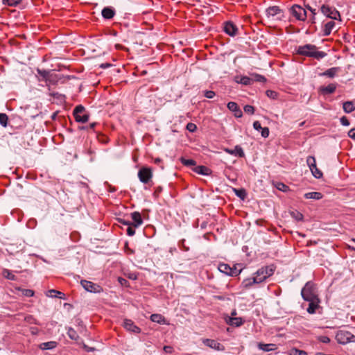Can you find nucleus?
Returning a JSON list of instances; mask_svg holds the SVG:
<instances>
[{
	"label": "nucleus",
	"mask_w": 355,
	"mask_h": 355,
	"mask_svg": "<svg viewBox=\"0 0 355 355\" xmlns=\"http://www.w3.org/2000/svg\"><path fill=\"white\" fill-rule=\"evenodd\" d=\"M67 335L71 340H77L79 338L76 331L71 327L68 329Z\"/></svg>",
	"instance_id": "36"
},
{
	"label": "nucleus",
	"mask_w": 355,
	"mask_h": 355,
	"mask_svg": "<svg viewBox=\"0 0 355 355\" xmlns=\"http://www.w3.org/2000/svg\"><path fill=\"white\" fill-rule=\"evenodd\" d=\"M341 71L340 67H335L328 69L325 71L320 73V76H326L328 78H334Z\"/></svg>",
	"instance_id": "17"
},
{
	"label": "nucleus",
	"mask_w": 355,
	"mask_h": 355,
	"mask_svg": "<svg viewBox=\"0 0 355 355\" xmlns=\"http://www.w3.org/2000/svg\"><path fill=\"white\" fill-rule=\"evenodd\" d=\"M291 355H307L306 352L300 349H293L291 351Z\"/></svg>",
	"instance_id": "48"
},
{
	"label": "nucleus",
	"mask_w": 355,
	"mask_h": 355,
	"mask_svg": "<svg viewBox=\"0 0 355 355\" xmlns=\"http://www.w3.org/2000/svg\"><path fill=\"white\" fill-rule=\"evenodd\" d=\"M159 162H161V159L159 158H156L155 159V164H159Z\"/></svg>",
	"instance_id": "62"
},
{
	"label": "nucleus",
	"mask_w": 355,
	"mask_h": 355,
	"mask_svg": "<svg viewBox=\"0 0 355 355\" xmlns=\"http://www.w3.org/2000/svg\"><path fill=\"white\" fill-rule=\"evenodd\" d=\"M21 1V0H2L3 5L12 7L17 6Z\"/></svg>",
	"instance_id": "38"
},
{
	"label": "nucleus",
	"mask_w": 355,
	"mask_h": 355,
	"mask_svg": "<svg viewBox=\"0 0 355 355\" xmlns=\"http://www.w3.org/2000/svg\"><path fill=\"white\" fill-rule=\"evenodd\" d=\"M308 9L313 14L315 15V10L311 8L310 6L308 7Z\"/></svg>",
	"instance_id": "60"
},
{
	"label": "nucleus",
	"mask_w": 355,
	"mask_h": 355,
	"mask_svg": "<svg viewBox=\"0 0 355 355\" xmlns=\"http://www.w3.org/2000/svg\"><path fill=\"white\" fill-rule=\"evenodd\" d=\"M291 12L297 20L304 21L306 18V11L299 5L293 6Z\"/></svg>",
	"instance_id": "10"
},
{
	"label": "nucleus",
	"mask_w": 355,
	"mask_h": 355,
	"mask_svg": "<svg viewBox=\"0 0 355 355\" xmlns=\"http://www.w3.org/2000/svg\"><path fill=\"white\" fill-rule=\"evenodd\" d=\"M309 302V306L306 309L307 312L310 314L315 313L316 310L320 307V299L313 300V301H308Z\"/></svg>",
	"instance_id": "22"
},
{
	"label": "nucleus",
	"mask_w": 355,
	"mask_h": 355,
	"mask_svg": "<svg viewBox=\"0 0 355 355\" xmlns=\"http://www.w3.org/2000/svg\"><path fill=\"white\" fill-rule=\"evenodd\" d=\"M57 347V343L55 341H49L42 343L40 345V349L42 350L53 349Z\"/></svg>",
	"instance_id": "27"
},
{
	"label": "nucleus",
	"mask_w": 355,
	"mask_h": 355,
	"mask_svg": "<svg viewBox=\"0 0 355 355\" xmlns=\"http://www.w3.org/2000/svg\"><path fill=\"white\" fill-rule=\"evenodd\" d=\"M319 340L323 343H329L330 338L327 336H322L319 337Z\"/></svg>",
	"instance_id": "52"
},
{
	"label": "nucleus",
	"mask_w": 355,
	"mask_h": 355,
	"mask_svg": "<svg viewBox=\"0 0 355 355\" xmlns=\"http://www.w3.org/2000/svg\"><path fill=\"white\" fill-rule=\"evenodd\" d=\"M84 348L86 349V351L87 352H91V351H93L94 350V348H92V347H87V345H84Z\"/></svg>",
	"instance_id": "59"
},
{
	"label": "nucleus",
	"mask_w": 355,
	"mask_h": 355,
	"mask_svg": "<svg viewBox=\"0 0 355 355\" xmlns=\"http://www.w3.org/2000/svg\"><path fill=\"white\" fill-rule=\"evenodd\" d=\"M123 327L131 332L139 334L141 332V329L135 324L132 320L130 319H125L123 321Z\"/></svg>",
	"instance_id": "14"
},
{
	"label": "nucleus",
	"mask_w": 355,
	"mask_h": 355,
	"mask_svg": "<svg viewBox=\"0 0 355 355\" xmlns=\"http://www.w3.org/2000/svg\"><path fill=\"white\" fill-rule=\"evenodd\" d=\"M225 151L230 155L237 156L239 157H243L245 156L243 150L240 146H236L234 149L225 148Z\"/></svg>",
	"instance_id": "18"
},
{
	"label": "nucleus",
	"mask_w": 355,
	"mask_h": 355,
	"mask_svg": "<svg viewBox=\"0 0 355 355\" xmlns=\"http://www.w3.org/2000/svg\"><path fill=\"white\" fill-rule=\"evenodd\" d=\"M162 191V188L161 187H158L157 189H156V191L155 192H160Z\"/></svg>",
	"instance_id": "63"
},
{
	"label": "nucleus",
	"mask_w": 355,
	"mask_h": 355,
	"mask_svg": "<svg viewBox=\"0 0 355 355\" xmlns=\"http://www.w3.org/2000/svg\"><path fill=\"white\" fill-rule=\"evenodd\" d=\"M8 117L4 113H0V124L6 128L8 125Z\"/></svg>",
	"instance_id": "40"
},
{
	"label": "nucleus",
	"mask_w": 355,
	"mask_h": 355,
	"mask_svg": "<svg viewBox=\"0 0 355 355\" xmlns=\"http://www.w3.org/2000/svg\"><path fill=\"white\" fill-rule=\"evenodd\" d=\"M181 163L186 166H195L196 162L192 159H185L184 157L180 158Z\"/></svg>",
	"instance_id": "35"
},
{
	"label": "nucleus",
	"mask_w": 355,
	"mask_h": 355,
	"mask_svg": "<svg viewBox=\"0 0 355 355\" xmlns=\"http://www.w3.org/2000/svg\"><path fill=\"white\" fill-rule=\"evenodd\" d=\"M131 218H132V220H133L132 222V225L135 227H139L140 225H142L143 220H142L141 214L139 212H138V211L132 212L131 214Z\"/></svg>",
	"instance_id": "19"
},
{
	"label": "nucleus",
	"mask_w": 355,
	"mask_h": 355,
	"mask_svg": "<svg viewBox=\"0 0 355 355\" xmlns=\"http://www.w3.org/2000/svg\"><path fill=\"white\" fill-rule=\"evenodd\" d=\"M281 11L282 10L279 6H271V7H269L268 8H267L266 12L267 17H274V16L279 14L281 12Z\"/></svg>",
	"instance_id": "24"
},
{
	"label": "nucleus",
	"mask_w": 355,
	"mask_h": 355,
	"mask_svg": "<svg viewBox=\"0 0 355 355\" xmlns=\"http://www.w3.org/2000/svg\"><path fill=\"white\" fill-rule=\"evenodd\" d=\"M335 27V22L333 21H330L327 22L324 27L323 29V35L328 36L331 34L332 30Z\"/></svg>",
	"instance_id": "26"
},
{
	"label": "nucleus",
	"mask_w": 355,
	"mask_h": 355,
	"mask_svg": "<svg viewBox=\"0 0 355 355\" xmlns=\"http://www.w3.org/2000/svg\"><path fill=\"white\" fill-rule=\"evenodd\" d=\"M186 128L190 132H194L197 130V126L195 123H188Z\"/></svg>",
	"instance_id": "44"
},
{
	"label": "nucleus",
	"mask_w": 355,
	"mask_h": 355,
	"mask_svg": "<svg viewBox=\"0 0 355 355\" xmlns=\"http://www.w3.org/2000/svg\"><path fill=\"white\" fill-rule=\"evenodd\" d=\"M348 136L355 140V128L351 129L348 132Z\"/></svg>",
	"instance_id": "57"
},
{
	"label": "nucleus",
	"mask_w": 355,
	"mask_h": 355,
	"mask_svg": "<svg viewBox=\"0 0 355 355\" xmlns=\"http://www.w3.org/2000/svg\"><path fill=\"white\" fill-rule=\"evenodd\" d=\"M276 188L282 191L286 192L288 190V187L282 182H278L276 184Z\"/></svg>",
	"instance_id": "42"
},
{
	"label": "nucleus",
	"mask_w": 355,
	"mask_h": 355,
	"mask_svg": "<svg viewBox=\"0 0 355 355\" xmlns=\"http://www.w3.org/2000/svg\"><path fill=\"white\" fill-rule=\"evenodd\" d=\"M239 83L244 85H250L253 83V78L248 76H243L241 78Z\"/></svg>",
	"instance_id": "37"
},
{
	"label": "nucleus",
	"mask_w": 355,
	"mask_h": 355,
	"mask_svg": "<svg viewBox=\"0 0 355 355\" xmlns=\"http://www.w3.org/2000/svg\"><path fill=\"white\" fill-rule=\"evenodd\" d=\"M3 276L9 280H16L17 277L15 275H14L10 270L8 269H3L2 271Z\"/></svg>",
	"instance_id": "34"
},
{
	"label": "nucleus",
	"mask_w": 355,
	"mask_h": 355,
	"mask_svg": "<svg viewBox=\"0 0 355 355\" xmlns=\"http://www.w3.org/2000/svg\"><path fill=\"white\" fill-rule=\"evenodd\" d=\"M202 343L206 346L218 351H223L225 349L224 346L215 340L206 338L202 340Z\"/></svg>",
	"instance_id": "13"
},
{
	"label": "nucleus",
	"mask_w": 355,
	"mask_h": 355,
	"mask_svg": "<svg viewBox=\"0 0 355 355\" xmlns=\"http://www.w3.org/2000/svg\"><path fill=\"white\" fill-rule=\"evenodd\" d=\"M336 339L338 343L345 345L349 343H355V336L345 330H340L336 335Z\"/></svg>",
	"instance_id": "4"
},
{
	"label": "nucleus",
	"mask_w": 355,
	"mask_h": 355,
	"mask_svg": "<svg viewBox=\"0 0 355 355\" xmlns=\"http://www.w3.org/2000/svg\"><path fill=\"white\" fill-rule=\"evenodd\" d=\"M254 276L252 277L246 278L243 280L241 286L245 289L250 288L254 284H258L259 282Z\"/></svg>",
	"instance_id": "20"
},
{
	"label": "nucleus",
	"mask_w": 355,
	"mask_h": 355,
	"mask_svg": "<svg viewBox=\"0 0 355 355\" xmlns=\"http://www.w3.org/2000/svg\"><path fill=\"white\" fill-rule=\"evenodd\" d=\"M119 222L123 225H127L128 227L132 225V222L129 220H125L124 219H120Z\"/></svg>",
	"instance_id": "58"
},
{
	"label": "nucleus",
	"mask_w": 355,
	"mask_h": 355,
	"mask_svg": "<svg viewBox=\"0 0 355 355\" xmlns=\"http://www.w3.org/2000/svg\"><path fill=\"white\" fill-rule=\"evenodd\" d=\"M80 284L85 291L90 293H99L103 291V288L101 286L90 281L81 280Z\"/></svg>",
	"instance_id": "8"
},
{
	"label": "nucleus",
	"mask_w": 355,
	"mask_h": 355,
	"mask_svg": "<svg viewBox=\"0 0 355 355\" xmlns=\"http://www.w3.org/2000/svg\"><path fill=\"white\" fill-rule=\"evenodd\" d=\"M296 54L304 57L313 58L320 60L327 55L324 51H319V48L314 44H306L300 45L295 49Z\"/></svg>",
	"instance_id": "1"
},
{
	"label": "nucleus",
	"mask_w": 355,
	"mask_h": 355,
	"mask_svg": "<svg viewBox=\"0 0 355 355\" xmlns=\"http://www.w3.org/2000/svg\"><path fill=\"white\" fill-rule=\"evenodd\" d=\"M244 112L249 114H253L254 112V107L250 105H246L244 108Z\"/></svg>",
	"instance_id": "43"
},
{
	"label": "nucleus",
	"mask_w": 355,
	"mask_h": 355,
	"mask_svg": "<svg viewBox=\"0 0 355 355\" xmlns=\"http://www.w3.org/2000/svg\"><path fill=\"white\" fill-rule=\"evenodd\" d=\"M151 321L157 322L158 324L165 323V318L161 314L154 313L150 315Z\"/></svg>",
	"instance_id": "33"
},
{
	"label": "nucleus",
	"mask_w": 355,
	"mask_h": 355,
	"mask_svg": "<svg viewBox=\"0 0 355 355\" xmlns=\"http://www.w3.org/2000/svg\"><path fill=\"white\" fill-rule=\"evenodd\" d=\"M227 108L234 113L235 117L240 118L242 116L243 112L235 102H229Z\"/></svg>",
	"instance_id": "16"
},
{
	"label": "nucleus",
	"mask_w": 355,
	"mask_h": 355,
	"mask_svg": "<svg viewBox=\"0 0 355 355\" xmlns=\"http://www.w3.org/2000/svg\"><path fill=\"white\" fill-rule=\"evenodd\" d=\"M193 171L196 173H197L198 174L207 175L209 174V172L210 170L207 166L200 165V166H196L194 168Z\"/></svg>",
	"instance_id": "31"
},
{
	"label": "nucleus",
	"mask_w": 355,
	"mask_h": 355,
	"mask_svg": "<svg viewBox=\"0 0 355 355\" xmlns=\"http://www.w3.org/2000/svg\"><path fill=\"white\" fill-rule=\"evenodd\" d=\"M257 346L259 349L263 350V352H270V351L275 350L277 349L276 345L272 344V343L264 344V343H258Z\"/></svg>",
	"instance_id": "25"
},
{
	"label": "nucleus",
	"mask_w": 355,
	"mask_h": 355,
	"mask_svg": "<svg viewBox=\"0 0 355 355\" xmlns=\"http://www.w3.org/2000/svg\"><path fill=\"white\" fill-rule=\"evenodd\" d=\"M224 31L230 36L234 37L238 33L237 26L232 21H226L224 23Z\"/></svg>",
	"instance_id": "12"
},
{
	"label": "nucleus",
	"mask_w": 355,
	"mask_h": 355,
	"mask_svg": "<svg viewBox=\"0 0 355 355\" xmlns=\"http://www.w3.org/2000/svg\"><path fill=\"white\" fill-rule=\"evenodd\" d=\"M292 216L297 220H302L303 219V215L300 212H293Z\"/></svg>",
	"instance_id": "51"
},
{
	"label": "nucleus",
	"mask_w": 355,
	"mask_h": 355,
	"mask_svg": "<svg viewBox=\"0 0 355 355\" xmlns=\"http://www.w3.org/2000/svg\"><path fill=\"white\" fill-rule=\"evenodd\" d=\"M218 268L220 272L230 276H237L241 272V270H237L236 267L232 268L230 265L223 263H220Z\"/></svg>",
	"instance_id": "11"
},
{
	"label": "nucleus",
	"mask_w": 355,
	"mask_h": 355,
	"mask_svg": "<svg viewBox=\"0 0 355 355\" xmlns=\"http://www.w3.org/2000/svg\"><path fill=\"white\" fill-rule=\"evenodd\" d=\"M96 123H90L88 126H82L80 127V128L82 129V130H85V129H87V130H92L94 128V127L96 126Z\"/></svg>",
	"instance_id": "53"
},
{
	"label": "nucleus",
	"mask_w": 355,
	"mask_h": 355,
	"mask_svg": "<svg viewBox=\"0 0 355 355\" xmlns=\"http://www.w3.org/2000/svg\"><path fill=\"white\" fill-rule=\"evenodd\" d=\"M38 73L42 76L43 78H46V76L49 75V72L46 70H40L37 69Z\"/></svg>",
	"instance_id": "55"
},
{
	"label": "nucleus",
	"mask_w": 355,
	"mask_h": 355,
	"mask_svg": "<svg viewBox=\"0 0 355 355\" xmlns=\"http://www.w3.org/2000/svg\"><path fill=\"white\" fill-rule=\"evenodd\" d=\"M252 78H253V83H265L266 81V78L263 76L257 73L252 74Z\"/></svg>",
	"instance_id": "39"
},
{
	"label": "nucleus",
	"mask_w": 355,
	"mask_h": 355,
	"mask_svg": "<svg viewBox=\"0 0 355 355\" xmlns=\"http://www.w3.org/2000/svg\"><path fill=\"white\" fill-rule=\"evenodd\" d=\"M47 295L50 297H58L59 299H64L65 297L64 293L54 289L49 290Z\"/></svg>",
	"instance_id": "30"
},
{
	"label": "nucleus",
	"mask_w": 355,
	"mask_h": 355,
	"mask_svg": "<svg viewBox=\"0 0 355 355\" xmlns=\"http://www.w3.org/2000/svg\"><path fill=\"white\" fill-rule=\"evenodd\" d=\"M322 13L332 19H340V12L333 7L328 5H322L320 8Z\"/></svg>",
	"instance_id": "7"
},
{
	"label": "nucleus",
	"mask_w": 355,
	"mask_h": 355,
	"mask_svg": "<svg viewBox=\"0 0 355 355\" xmlns=\"http://www.w3.org/2000/svg\"><path fill=\"white\" fill-rule=\"evenodd\" d=\"M306 163H307L313 175L315 178L319 179V178H322V173L321 172L320 170H319L317 168L316 162H315V159L314 157L309 156L306 159Z\"/></svg>",
	"instance_id": "9"
},
{
	"label": "nucleus",
	"mask_w": 355,
	"mask_h": 355,
	"mask_svg": "<svg viewBox=\"0 0 355 355\" xmlns=\"http://www.w3.org/2000/svg\"><path fill=\"white\" fill-rule=\"evenodd\" d=\"M340 123L344 126H348L350 124L349 121L346 116H342L340 118Z\"/></svg>",
	"instance_id": "50"
},
{
	"label": "nucleus",
	"mask_w": 355,
	"mask_h": 355,
	"mask_svg": "<svg viewBox=\"0 0 355 355\" xmlns=\"http://www.w3.org/2000/svg\"><path fill=\"white\" fill-rule=\"evenodd\" d=\"M215 95V92L211 90H207L204 92V96L207 98H213Z\"/></svg>",
	"instance_id": "46"
},
{
	"label": "nucleus",
	"mask_w": 355,
	"mask_h": 355,
	"mask_svg": "<svg viewBox=\"0 0 355 355\" xmlns=\"http://www.w3.org/2000/svg\"><path fill=\"white\" fill-rule=\"evenodd\" d=\"M261 136L266 138L269 136V129L267 127L262 128L261 130Z\"/></svg>",
	"instance_id": "49"
},
{
	"label": "nucleus",
	"mask_w": 355,
	"mask_h": 355,
	"mask_svg": "<svg viewBox=\"0 0 355 355\" xmlns=\"http://www.w3.org/2000/svg\"><path fill=\"white\" fill-rule=\"evenodd\" d=\"M119 282H120L121 284H123V282H126V280H125V279H123V278H119Z\"/></svg>",
	"instance_id": "61"
},
{
	"label": "nucleus",
	"mask_w": 355,
	"mask_h": 355,
	"mask_svg": "<svg viewBox=\"0 0 355 355\" xmlns=\"http://www.w3.org/2000/svg\"><path fill=\"white\" fill-rule=\"evenodd\" d=\"M73 116L77 122L85 123L88 121L89 115L85 111V107L80 105L75 107L73 110Z\"/></svg>",
	"instance_id": "5"
},
{
	"label": "nucleus",
	"mask_w": 355,
	"mask_h": 355,
	"mask_svg": "<svg viewBox=\"0 0 355 355\" xmlns=\"http://www.w3.org/2000/svg\"><path fill=\"white\" fill-rule=\"evenodd\" d=\"M135 228L136 227H135L132 225H129L126 230L127 234L130 236H134L135 234Z\"/></svg>",
	"instance_id": "45"
},
{
	"label": "nucleus",
	"mask_w": 355,
	"mask_h": 355,
	"mask_svg": "<svg viewBox=\"0 0 355 355\" xmlns=\"http://www.w3.org/2000/svg\"><path fill=\"white\" fill-rule=\"evenodd\" d=\"M138 178L144 184H148L153 178L152 169L149 167H141L138 171Z\"/></svg>",
	"instance_id": "6"
},
{
	"label": "nucleus",
	"mask_w": 355,
	"mask_h": 355,
	"mask_svg": "<svg viewBox=\"0 0 355 355\" xmlns=\"http://www.w3.org/2000/svg\"><path fill=\"white\" fill-rule=\"evenodd\" d=\"M233 191L237 197L243 200H244L247 197V192L245 189L233 188Z\"/></svg>",
	"instance_id": "32"
},
{
	"label": "nucleus",
	"mask_w": 355,
	"mask_h": 355,
	"mask_svg": "<svg viewBox=\"0 0 355 355\" xmlns=\"http://www.w3.org/2000/svg\"><path fill=\"white\" fill-rule=\"evenodd\" d=\"M266 95L270 98L275 99L277 97V93L272 90H267Z\"/></svg>",
	"instance_id": "47"
},
{
	"label": "nucleus",
	"mask_w": 355,
	"mask_h": 355,
	"mask_svg": "<svg viewBox=\"0 0 355 355\" xmlns=\"http://www.w3.org/2000/svg\"><path fill=\"white\" fill-rule=\"evenodd\" d=\"M164 351L166 352V353H172L173 351V349L171 346H169V345H166L164 347Z\"/></svg>",
	"instance_id": "56"
},
{
	"label": "nucleus",
	"mask_w": 355,
	"mask_h": 355,
	"mask_svg": "<svg viewBox=\"0 0 355 355\" xmlns=\"http://www.w3.org/2000/svg\"><path fill=\"white\" fill-rule=\"evenodd\" d=\"M236 314V311H235V310H234V311H233L232 312V316H233V315H235Z\"/></svg>",
	"instance_id": "64"
},
{
	"label": "nucleus",
	"mask_w": 355,
	"mask_h": 355,
	"mask_svg": "<svg viewBox=\"0 0 355 355\" xmlns=\"http://www.w3.org/2000/svg\"><path fill=\"white\" fill-rule=\"evenodd\" d=\"M19 291H21L22 295L26 297H32L34 295V291L31 289H25V288H20L18 289Z\"/></svg>",
	"instance_id": "41"
},
{
	"label": "nucleus",
	"mask_w": 355,
	"mask_h": 355,
	"mask_svg": "<svg viewBox=\"0 0 355 355\" xmlns=\"http://www.w3.org/2000/svg\"><path fill=\"white\" fill-rule=\"evenodd\" d=\"M343 110L346 113H351L355 110V104L352 101H346L343 105Z\"/></svg>",
	"instance_id": "28"
},
{
	"label": "nucleus",
	"mask_w": 355,
	"mask_h": 355,
	"mask_svg": "<svg viewBox=\"0 0 355 355\" xmlns=\"http://www.w3.org/2000/svg\"><path fill=\"white\" fill-rule=\"evenodd\" d=\"M227 322L232 326L238 327L243 324L244 320L242 318L230 317Z\"/></svg>",
	"instance_id": "23"
},
{
	"label": "nucleus",
	"mask_w": 355,
	"mask_h": 355,
	"mask_svg": "<svg viewBox=\"0 0 355 355\" xmlns=\"http://www.w3.org/2000/svg\"><path fill=\"white\" fill-rule=\"evenodd\" d=\"M304 300L313 301L319 299L316 285L312 282H308L301 291Z\"/></svg>",
	"instance_id": "2"
},
{
	"label": "nucleus",
	"mask_w": 355,
	"mask_h": 355,
	"mask_svg": "<svg viewBox=\"0 0 355 355\" xmlns=\"http://www.w3.org/2000/svg\"><path fill=\"white\" fill-rule=\"evenodd\" d=\"M275 266L272 264L261 267L254 275L257 279L259 284L265 282L268 277L274 274Z\"/></svg>",
	"instance_id": "3"
},
{
	"label": "nucleus",
	"mask_w": 355,
	"mask_h": 355,
	"mask_svg": "<svg viewBox=\"0 0 355 355\" xmlns=\"http://www.w3.org/2000/svg\"><path fill=\"white\" fill-rule=\"evenodd\" d=\"M322 194L320 192H309L304 194V198L306 199H314V200H320L322 198Z\"/></svg>",
	"instance_id": "29"
},
{
	"label": "nucleus",
	"mask_w": 355,
	"mask_h": 355,
	"mask_svg": "<svg viewBox=\"0 0 355 355\" xmlns=\"http://www.w3.org/2000/svg\"><path fill=\"white\" fill-rule=\"evenodd\" d=\"M253 127L257 130H261L262 129L261 123L258 121H256L253 123Z\"/></svg>",
	"instance_id": "54"
},
{
	"label": "nucleus",
	"mask_w": 355,
	"mask_h": 355,
	"mask_svg": "<svg viewBox=\"0 0 355 355\" xmlns=\"http://www.w3.org/2000/svg\"><path fill=\"white\" fill-rule=\"evenodd\" d=\"M102 16L105 19H111L116 14L115 10L112 7H105L101 12Z\"/></svg>",
	"instance_id": "21"
},
{
	"label": "nucleus",
	"mask_w": 355,
	"mask_h": 355,
	"mask_svg": "<svg viewBox=\"0 0 355 355\" xmlns=\"http://www.w3.org/2000/svg\"><path fill=\"white\" fill-rule=\"evenodd\" d=\"M336 84L330 83L327 86H322L319 88V92L322 95L331 94L335 92Z\"/></svg>",
	"instance_id": "15"
}]
</instances>
